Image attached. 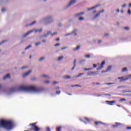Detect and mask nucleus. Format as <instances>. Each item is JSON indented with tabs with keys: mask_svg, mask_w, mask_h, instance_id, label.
I'll list each match as a JSON object with an SVG mask.
<instances>
[{
	"mask_svg": "<svg viewBox=\"0 0 131 131\" xmlns=\"http://www.w3.org/2000/svg\"><path fill=\"white\" fill-rule=\"evenodd\" d=\"M119 125H122L121 123L115 122V125H112V127H114V128H116L117 127H118Z\"/></svg>",
	"mask_w": 131,
	"mask_h": 131,
	"instance_id": "obj_9",
	"label": "nucleus"
},
{
	"mask_svg": "<svg viewBox=\"0 0 131 131\" xmlns=\"http://www.w3.org/2000/svg\"><path fill=\"white\" fill-rule=\"evenodd\" d=\"M85 59H82L79 61L80 64H81L82 65H83L84 64V62H85Z\"/></svg>",
	"mask_w": 131,
	"mask_h": 131,
	"instance_id": "obj_20",
	"label": "nucleus"
},
{
	"mask_svg": "<svg viewBox=\"0 0 131 131\" xmlns=\"http://www.w3.org/2000/svg\"><path fill=\"white\" fill-rule=\"evenodd\" d=\"M35 23H36V21H33L32 23L27 25V26H32V25L35 24Z\"/></svg>",
	"mask_w": 131,
	"mask_h": 131,
	"instance_id": "obj_24",
	"label": "nucleus"
},
{
	"mask_svg": "<svg viewBox=\"0 0 131 131\" xmlns=\"http://www.w3.org/2000/svg\"><path fill=\"white\" fill-rule=\"evenodd\" d=\"M128 7L129 8H131V3L129 4Z\"/></svg>",
	"mask_w": 131,
	"mask_h": 131,
	"instance_id": "obj_64",
	"label": "nucleus"
},
{
	"mask_svg": "<svg viewBox=\"0 0 131 131\" xmlns=\"http://www.w3.org/2000/svg\"><path fill=\"white\" fill-rule=\"evenodd\" d=\"M80 49V46H78L76 48H74L73 49V51L74 52H76V51H79Z\"/></svg>",
	"mask_w": 131,
	"mask_h": 131,
	"instance_id": "obj_17",
	"label": "nucleus"
},
{
	"mask_svg": "<svg viewBox=\"0 0 131 131\" xmlns=\"http://www.w3.org/2000/svg\"><path fill=\"white\" fill-rule=\"evenodd\" d=\"M112 67H111V66H108V67H107V69H106V71H110V70H111V69H112Z\"/></svg>",
	"mask_w": 131,
	"mask_h": 131,
	"instance_id": "obj_28",
	"label": "nucleus"
},
{
	"mask_svg": "<svg viewBox=\"0 0 131 131\" xmlns=\"http://www.w3.org/2000/svg\"><path fill=\"white\" fill-rule=\"evenodd\" d=\"M100 6V4H97L91 8H88V11H92V10H95V9H97V8H99Z\"/></svg>",
	"mask_w": 131,
	"mask_h": 131,
	"instance_id": "obj_7",
	"label": "nucleus"
},
{
	"mask_svg": "<svg viewBox=\"0 0 131 131\" xmlns=\"http://www.w3.org/2000/svg\"><path fill=\"white\" fill-rule=\"evenodd\" d=\"M126 7V4H124V5H122V8H125Z\"/></svg>",
	"mask_w": 131,
	"mask_h": 131,
	"instance_id": "obj_53",
	"label": "nucleus"
},
{
	"mask_svg": "<svg viewBox=\"0 0 131 131\" xmlns=\"http://www.w3.org/2000/svg\"><path fill=\"white\" fill-rule=\"evenodd\" d=\"M105 61H102L100 66H103V65H105Z\"/></svg>",
	"mask_w": 131,
	"mask_h": 131,
	"instance_id": "obj_46",
	"label": "nucleus"
},
{
	"mask_svg": "<svg viewBox=\"0 0 131 131\" xmlns=\"http://www.w3.org/2000/svg\"><path fill=\"white\" fill-rule=\"evenodd\" d=\"M97 67L96 64H93V68H96Z\"/></svg>",
	"mask_w": 131,
	"mask_h": 131,
	"instance_id": "obj_57",
	"label": "nucleus"
},
{
	"mask_svg": "<svg viewBox=\"0 0 131 131\" xmlns=\"http://www.w3.org/2000/svg\"><path fill=\"white\" fill-rule=\"evenodd\" d=\"M115 12H116V13H119L120 11L119 10V9H118L117 10H115Z\"/></svg>",
	"mask_w": 131,
	"mask_h": 131,
	"instance_id": "obj_49",
	"label": "nucleus"
},
{
	"mask_svg": "<svg viewBox=\"0 0 131 131\" xmlns=\"http://www.w3.org/2000/svg\"><path fill=\"white\" fill-rule=\"evenodd\" d=\"M44 82L46 83V84H48V83H50V80H45Z\"/></svg>",
	"mask_w": 131,
	"mask_h": 131,
	"instance_id": "obj_38",
	"label": "nucleus"
},
{
	"mask_svg": "<svg viewBox=\"0 0 131 131\" xmlns=\"http://www.w3.org/2000/svg\"><path fill=\"white\" fill-rule=\"evenodd\" d=\"M104 12H105V10H104V9L98 12V13L100 15H101V14H102V13H104Z\"/></svg>",
	"mask_w": 131,
	"mask_h": 131,
	"instance_id": "obj_30",
	"label": "nucleus"
},
{
	"mask_svg": "<svg viewBox=\"0 0 131 131\" xmlns=\"http://www.w3.org/2000/svg\"><path fill=\"white\" fill-rule=\"evenodd\" d=\"M62 24L61 23H59V24H58V26L59 27H61V26H62Z\"/></svg>",
	"mask_w": 131,
	"mask_h": 131,
	"instance_id": "obj_61",
	"label": "nucleus"
},
{
	"mask_svg": "<svg viewBox=\"0 0 131 131\" xmlns=\"http://www.w3.org/2000/svg\"><path fill=\"white\" fill-rule=\"evenodd\" d=\"M84 73H79L78 75H76L75 76V77L77 78V77H80L82 75H83Z\"/></svg>",
	"mask_w": 131,
	"mask_h": 131,
	"instance_id": "obj_23",
	"label": "nucleus"
},
{
	"mask_svg": "<svg viewBox=\"0 0 131 131\" xmlns=\"http://www.w3.org/2000/svg\"><path fill=\"white\" fill-rule=\"evenodd\" d=\"M93 68H89V69H87V68H84V70L85 71H89L90 70H92Z\"/></svg>",
	"mask_w": 131,
	"mask_h": 131,
	"instance_id": "obj_29",
	"label": "nucleus"
},
{
	"mask_svg": "<svg viewBox=\"0 0 131 131\" xmlns=\"http://www.w3.org/2000/svg\"><path fill=\"white\" fill-rule=\"evenodd\" d=\"M41 31H42V28L33 29L32 30H31L30 31H29L26 34H24L23 35V37H26V36H27L28 35H29V34H31V33H32V32H35V33H36L37 32H41Z\"/></svg>",
	"mask_w": 131,
	"mask_h": 131,
	"instance_id": "obj_4",
	"label": "nucleus"
},
{
	"mask_svg": "<svg viewBox=\"0 0 131 131\" xmlns=\"http://www.w3.org/2000/svg\"><path fill=\"white\" fill-rule=\"evenodd\" d=\"M106 103H107V105H110L111 106H113L114 104L116 103V101H106Z\"/></svg>",
	"mask_w": 131,
	"mask_h": 131,
	"instance_id": "obj_8",
	"label": "nucleus"
},
{
	"mask_svg": "<svg viewBox=\"0 0 131 131\" xmlns=\"http://www.w3.org/2000/svg\"><path fill=\"white\" fill-rule=\"evenodd\" d=\"M40 43H41L40 42H38L35 43V47H37V46H39V45H40Z\"/></svg>",
	"mask_w": 131,
	"mask_h": 131,
	"instance_id": "obj_31",
	"label": "nucleus"
},
{
	"mask_svg": "<svg viewBox=\"0 0 131 131\" xmlns=\"http://www.w3.org/2000/svg\"><path fill=\"white\" fill-rule=\"evenodd\" d=\"M101 16V14L98 12L96 15L94 16V17L92 18L93 20H95V19H97V18H99V17Z\"/></svg>",
	"mask_w": 131,
	"mask_h": 131,
	"instance_id": "obj_12",
	"label": "nucleus"
},
{
	"mask_svg": "<svg viewBox=\"0 0 131 131\" xmlns=\"http://www.w3.org/2000/svg\"><path fill=\"white\" fill-rule=\"evenodd\" d=\"M43 91V88H38L34 86H25L20 85L12 87L9 89V91L6 92V95L9 96L12 95L13 93L16 92H28V93H41Z\"/></svg>",
	"mask_w": 131,
	"mask_h": 131,
	"instance_id": "obj_1",
	"label": "nucleus"
},
{
	"mask_svg": "<svg viewBox=\"0 0 131 131\" xmlns=\"http://www.w3.org/2000/svg\"><path fill=\"white\" fill-rule=\"evenodd\" d=\"M66 49H67V47H64L61 48V50H66Z\"/></svg>",
	"mask_w": 131,
	"mask_h": 131,
	"instance_id": "obj_54",
	"label": "nucleus"
},
{
	"mask_svg": "<svg viewBox=\"0 0 131 131\" xmlns=\"http://www.w3.org/2000/svg\"><path fill=\"white\" fill-rule=\"evenodd\" d=\"M40 77H45V78H47V79H50V78H51V77L50 76L47 75H41Z\"/></svg>",
	"mask_w": 131,
	"mask_h": 131,
	"instance_id": "obj_16",
	"label": "nucleus"
},
{
	"mask_svg": "<svg viewBox=\"0 0 131 131\" xmlns=\"http://www.w3.org/2000/svg\"><path fill=\"white\" fill-rule=\"evenodd\" d=\"M120 101L121 102H122V101H126V99H124V98H122V99H121L120 100Z\"/></svg>",
	"mask_w": 131,
	"mask_h": 131,
	"instance_id": "obj_47",
	"label": "nucleus"
},
{
	"mask_svg": "<svg viewBox=\"0 0 131 131\" xmlns=\"http://www.w3.org/2000/svg\"><path fill=\"white\" fill-rule=\"evenodd\" d=\"M127 14L128 15H131V11H130V9H128V11H127Z\"/></svg>",
	"mask_w": 131,
	"mask_h": 131,
	"instance_id": "obj_41",
	"label": "nucleus"
},
{
	"mask_svg": "<svg viewBox=\"0 0 131 131\" xmlns=\"http://www.w3.org/2000/svg\"><path fill=\"white\" fill-rule=\"evenodd\" d=\"M42 37H44L43 35L39 36V38H42Z\"/></svg>",
	"mask_w": 131,
	"mask_h": 131,
	"instance_id": "obj_63",
	"label": "nucleus"
},
{
	"mask_svg": "<svg viewBox=\"0 0 131 131\" xmlns=\"http://www.w3.org/2000/svg\"><path fill=\"white\" fill-rule=\"evenodd\" d=\"M124 29H125V30H128L129 29V28H128V27H125L124 28Z\"/></svg>",
	"mask_w": 131,
	"mask_h": 131,
	"instance_id": "obj_52",
	"label": "nucleus"
},
{
	"mask_svg": "<svg viewBox=\"0 0 131 131\" xmlns=\"http://www.w3.org/2000/svg\"><path fill=\"white\" fill-rule=\"evenodd\" d=\"M75 3H76V0H71L67 5L64 7L63 9L64 10H67V9H69V8H70L71 6H73V5L75 4Z\"/></svg>",
	"mask_w": 131,
	"mask_h": 131,
	"instance_id": "obj_6",
	"label": "nucleus"
},
{
	"mask_svg": "<svg viewBox=\"0 0 131 131\" xmlns=\"http://www.w3.org/2000/svg\"><path fill=\"white\" fill-rule=\"evenodd\" d=\"M43 36L44 37H48V36H49V35L47 33L43 34Z\"/></svg>",
	"mask_w": 131,
	"mask_h": 131,
	"instance_id": "obj_43",
	"label": "nucleus"
},
{
	"mask_svg": "<svg viewBox=\"0 0 131 131\" xmlns=\"http://www.w3.org/2000/svg\"><path fill=\"white\" fill-rule=\"evenodd\" d=\"M92 56H93V54H88L84 56L85 58H87V59H90Z\"/></svg>",
	"mask_w": 131,
	"mask_h": 131,
	"instance_id": "obj_21",
	"label": "nucleus"
},
{
	"mask_svg": "<svg viewBox=\"0 0 131 131\" xmlns=\"http://www.w3.org/2000/svg\"><path fill=\"white\" fill-rule=\"evenodd\" d=\"M57 33H58L57 32H55L54 33L51 34V36H53V35H57Z\"/></svg>",
	"mask_w": 131,
	"mask_h": 131,
	"instance_id": "obj_42",
	"label": "nucleus"
},
{
	"mask_svg": "<svg viewBox=\"0 0 131 131\" xmlns=\"http://www.w3.org/2000/svg\"><path fill=\"white\" fill-rule=\"evenodd\" d=\"M30 73H31V71H28L27 72L23 74V77H25L26 76H27V75H29Z\"/></svg>",
	"mask_w": 131,
	"mask_h": 131,
	"instance_id": "obj_15",
	"label": "nucleus"
},
{
	"mask_svg": "<svg viewBox=\"0 0 131 131\" xmlns=\"http://www.w3.org/2000/svg\"><path fill=\"white\" fill-rule=\"evenodd\" d=\"M93 74H95V72H90L87 74L88 76H91L92 75H93Z\"/></svg>",
	"mask_w": 131,
	"mask_h": 131,
	"instance_id": "obj_22",
	"label": "nucleus"
},
{
	"mask_svg": "<svg viewBox=\"0 0 131 131\" xmlns=\"http://www.w3.org/2000/svg\"><path fill=\"white\" fill-rule=\"evenodd\" d=\"M1 11L2 13H4V12H6V9L5 8H3Z\"/></svg>",
	"mask_w": 131,
	"mask_h": 131,
	"instance_id": "obj_51",
	"label": "nucleus"
},
{
	"mask_svg": "<svg viewBox=\"0 0 131 131\" xmlns=\"http://www.w3.org/2000/svg\"><path fill=\"white\" fill-rule=\"evenodd\" d=\"M29 126H32V127L30 128V130H34V131L40 130V128H39V127H38V126H36V123H30L29 124Z\"/></svg>",
	"mask_w": 131,
	"mask_h": 131,
	"instance_id": "obj_5",
	"label": "nucleus"
},
{
	"mask_svg": "<svg viewBox=\"0 0 131 131\" xmlns=\"http://www.w3.org/2000/svg\"><path fill=\"white\" fill-rule=\"evenodd\" d=\"M25 68H27V67H23L20 68V69H25Z\"/></svg>",
	"mask_w": 131,
	"mask_h": 131,
	"instance_id": "obj_59",
	"label": "nucleus"
},
{
	"mask_svg": "<svg viewBox=\"0 0 131 131\" xmlns=\"http://www.w3.org/2000/svg\"><path fill=\"white\" fill-rule=\"evenodd\" d=\"M10 77H11V76L9 74H8L3 77V79H6V78H10Z\"/></svg>",
	"mask_w": 131,
	"mask_h": 131,
	"instance_id": "obj_18",
	"label": "nucleus"
},
{
	"mask_svg": "<svg viewBox=\"0 0 131 131\" xmlns=\"http://www.w3.org/2000/svg\"><path fill=\"white\" fill-rule=\"evenodd\" d=\"M56 94H57V95H60V94H61V91H56Z\"/></svg>",
	"mask_w": 131,
	"mask_h": 131,
	"instance_id": "obj_44",
	"label": "nucleus"
},
{
	"mask_svg": "<svg viewBox=\"0 0 131 131\" xmlns=\"http://www.w3.org/2000/svg\"><path fill=\"white\" fill-rule=\"evenodd\" d=\"M1 127L5 128L6 130H11L13 129V127H14V123L11 120L7 121L5 120H1L0 128Z\"/></svg>",
	"mask_w": 131,
	"mask_h": 131,
	"instance_id": "obj_2",
	"label": "nucleus"
},
{
	"mask_svg": "<svg viewBox=\"0 0 131 131\" xmlns=\"http://www.w3.org/2000/svg\"><path fill=\"white\" fill-rule=\"evenodd\" d=\"M63 59H64V56H61L59 57L58 58L57 60H58V61H61V60H63Z\"/></svg>",
	"mask_w": 131,
	"mask_h": 131,
	"instance_id": "obj_26",
	"label": "nucleus"
},
{
	"mask_svg": "<svg viewBox=\"0 0 131 131\" xmlns=\"http://www.w3.org/2000/svg\"><path fill=\"white\" fill-rule=\"evenodd\" d=\"M115 83H106L105 84H106V85H111V84H115Z\"/></svg>",
	"mask_w": 131,
	"mask_h": 131,
	"instance_id": "obj_33",
	"label": "nucleus"
},
{
	"mask_svg": "<svg viewBox=\"0 0 131 131\" xmlns=\"http://www.w3.org/2000/svg\"><path fill=\"white\" fill-rule=\"evenodd\" d=\"M60 43H56V44H55V45H54V47H59V46H60Z\"/></svg>",
	"mask_w": 131,
	"mask_h": 131,
	"instance_id": "obj_50",
	"label": "nucleus"
},
{
	"mask_svg": "<svg viewBox=\"0 0 131 131\" xmlns=\"http://www.w3.org/2000/svg\"><path fill=\"white\" fill-rule=\"evenodd\" d=\"M84 12H80L79 13H76L74 14V17L77 18V17H80L82 15H84Z\"/></svg>",
	"mask_w": 131,
	"mask_h": 131,
	"instance_id": "obj_10",
	"label": "nucleus"
},
{
	"mask_svg": "<svg viewBox=\"0 0 131 131\" xmlns=\"http://www.w3.org/2000/svg\"><path fill=\"white\" fill-rule=\"evenodd\" d=\"M126 129H131V127H129V126L126 127Z\"/></svg>",
	"mask_w": 131,
	"mask_h": 131,
	"instance_id": "obj_56",
	"label": "nucleus"
},
{
	"mask_svg": "<svg viewBox=\"0 0 131 131\" xmlns=\"http://www.w3.org/2000/svg\"><path fill=\"white\" fill-rule=\"evenodd\" d=\"M42 42H47V40L46 39L42 40Z\"/></svg>",
	"mask_w": 131,
	"mask_h": 131,
	"instance_id": "obj_62",
	"label": "nucleus"
},
{
	"mask_svg": "<svg viewBox=\"0 0 131 131\" xmlns=\"http://www.w3.org/2000/svg\"><path fill=\"white\" fill-rule=\"evenodd\" d=\"M30 48H31V45H29V46H28L27 47H26L25 49V50L26 51V50H28V49H29Z\"/></svg>",
	"mask_w": 131,
	"mask_h": 131,
	"instance_id": "obj_39",
	"label": "nucleus"
},
{
	"mask_svg": "<svg viewBox=\"0 0 131 131\" xmlns=\"http://www.w3.org/2000/svg\"><path fill=\"white\" fill-rule=\"evenodd\" d=\"M64 79H69L71 78V77L70 76H66L64 77Z\"/></svg>",
	"mask_w": 131,
	"mask_h": 131,
	"instance_id": "obj_27",
	"label": "nucleus"
},
{
	"mask_svg": "<svg viewBox=\"0 0 131 131\" xmlns=\"http://www.w3.org/2000/svg\"><path fill=\"white\" fill-rule=\"evenodd\" d=\"M104 66H100V67L97 68V70H101V69H102V68Z\"/></svg>",
	"mask_w": 131,
	"mask_h": 131,
	"instance_id": "obj_36",
	"label": "nucleus"
},
{
	"mask_svg": "<svg viewBox=\"0 0 131 131\" xmlns=\"http://www.w3.org/2000/svg\"><path fill=\"white\" fill-rule=\"evenodd\" d=\"M72 35V34L71 32H70V33H68L67 34H65L64 36H69V35Z\"/></svg>",
	"mask_w": 131,
	"mask_h": 131,
	"instance_id": "obj_35",
	"label": "nucleus"
},
{
	"mask_svg": "<svg viewBox=\"0 0 131 131\" xmlns=\"http://www.w3.org/2000/svg\"><path fill=\"white\" fill-rule=\"evenodd\" d=\"M61 128H62V127H61V126H59V127L56 128V131H60Z\"/></svg>",
	"mask_w": 131,
	"mask_h": 131,
	"instance_id": "obj_34",
	"label": "nucleus"
},
{
	"mask_svg": "<svg viewBox=\"0 0 131 131\" xmlns=\"http://www.w3.org/2000/svg\"><path fill=\"white\" fill-rule=\"evenodd\" d=\"M46 129H47V131H51V128L49 127H47L46 128Z\"/></svg>",
	"mask_w": 131,
	"mask_h": 131,
	"instance_id": "obj_48",
	"label": "nucleus"
},
{
	"mask_svg": "<svg viewBox=\"0 0 131 131\" xmlns=\"http://www.w3.org/2000/svg\"><path fill=\"white\" fill-rule=\"evenodd\" d=\"M74 66H76V59H75L74 61Z\"/></svg>",
	"mask_w": 131,
	"mask_h": 131,
	"instance_id": "obj_45",
	"label": "nucleus"
},
{
	"mask_svg": "<svg viewBox=\"0 0 131 131\" xmlns=\"http://www.w3.org/2000/svg\"><path fill=\"white\" fill-rule=\"evenodd\" d=\"M44 60H46V57H42L38 59V62H42Z\"/></svg>",
	"mask_w": 131,
	"mask_h": 131,
	"instance_id": "obj_19",
	"label": "nucleus"
},
{
	"mask_svg": "<svg viewBox=\"0 0 131 131\" xmlns=\"http://www.w3.org/2000/svg\"><path fill=\"white\" fill-rule=\"evenodd\" d=\"M79 20L80 21H83V20H84V18L82 17H80V18H79Z\"/></svg>",
	"mask_w": 131,
	"mask_h": 131,
	"instance_id": "obj_37",
	"label": "nucleus"
},
{
	"mask_svg": "<svg viewBox=\"0 0 131 131\" xmlns=\"http://www.w3.org/2000/svg\"><path fill=\"white\" fill-rule=\"evenodd\" d=\"M96 125H98V124H103V125H108V124H106L105 123H103L100 121H96L95 122Z\"/></svg>",
	"mask_w": 131,
	"mask_h": 131,
	"instance_id": "obj_11",
	"label": "nucleus"
},
{
	"mask_svg": "<svg viewBox=\"0 0 131 131\" xmlns=\"http://www.w3.org/2000/svg\"><path fill=\"white\" fill-rule=\"evenodd\" d=\"M53 22H55V19H54V17L52 15H48L39 20L40 23H43L45 25L51 24V23H53Z\"/></svg>",
	"mask_w": 131,
	"mask_h": 131,
	"instance_id": "obj_3",
	"label": "nucleus"
},
{
	"mask_svg": "<svg viewBox=\"0 0 131 131\" xmlns=\"http://www.w3.org/2000/svg\"><path fill=\"white\" fill-rule=\"evenodd\" d=\"M122 93H127V91L126 90H122Z\"/></svg>",
	"mask_w": 131,
	"mask_h": 131,
	"instance_id": "obj_58",
	"label": "nucleus"
},
{
	"mask_svg": "<svg viewBox=\"0 0 131 131\" xmlns=\"http://www.w3.org/2000/svg\"><path fill=\"white\" fill-rule=\"evenodd\" d=\"M72 34H74L75 36L76 35H77V29H74L72 32H71Z\"/></svg>",
	"mask_w": 131,
	"mask_h": 131,
	"instance_id": "obj_13",
	"label": "nucleus"
},
{
	"mask_svg": "<svg viewBox=\"0 0 131 131\" xmlns=\"http://www.w3.org/2000/svg\"><path fill=\"white\" fill-rule=\"evenodd\" d=\"M95 96V97H102V96H111V95L100 94H96Z\"/></svg>",
	"mask_w": 131,
	"mask_h": 131,
	"instance_id": "obj_14",
	"label": "nucleus"
},
{
	"mask_svg": "<svg viewBox=\"0 0 131 131\" xmlns=\"http://www.w3.org/2000/svg\"><path fill=\"white\" fill-rule=\"evenodd\" d=\"M74 86H78L79 88L81 87V86H80V85H78V84H75V85H74Z\"/></svg>",
	"mask_w": 131,
	"mask_h": 131,
	"instance_id": "obj_55",
	"label": "nucleus"
},
{
	"mask_svg": "<svg viewBox=\"0 0 131 131\" xmlns=\"http://www.w3.org/2000/svg\"><path fill=\"white\" fill-rule=\"evenodd\" d=\"M85 120H87V121H90V119L88 118H85Z\"/></svg>",
	"mask_w": 131,
	"mask_h": 131,
	"instance_id": "obj_60",
	"label": "nucleus"
},
{
	"mask_svg": "<svg viewBox=\"0 0 131 131\" xmlns=\"http://www.w3.org/2000/svg\"><path fill=\"white\" fill-rule=\"evenodd\" d=\"M122 72H125V71H127V69L126 68H123Z\"/></svg>",
	"mask_w": 131,
	"mask_h": 131,
	"instance_id": "obj_32",
	"label": "nucleus"
},
{
	"mask_svg": "<svg viewBox=\"0 0 131 131\" xmlns=\"http://www.w3.org/2000/svg\"><path fill=\"white\" fill-rule=\"evenodd\" d=\"M53 33H52V32L51 31H49L47 32V34H48V35H50V34H51V35H52Z\"/></svg>",
	"mask_w": 131,
	"mask_h": 131,
	"instance_id": "obj_40",
	"label": "nucleus"
},
{
	"mask_svg": "<svg viewBox=\"0 0 131 131\" xmlns=\"http://www.w3.org/2000/svg\"><path fill=\"white\" fill-rule=\"evenodd\" d=\"M126 80H128V78H122V79H121V80H120V82H121V81H126Z\"/></svg>",
	"mask_w": 131,
	"mask_h": 131,
	"instance_id": "obj_25",
	"label": "nucleus"
}]
</instances>
